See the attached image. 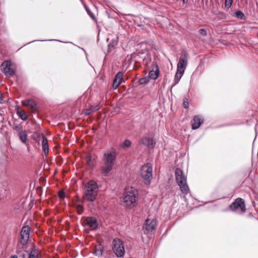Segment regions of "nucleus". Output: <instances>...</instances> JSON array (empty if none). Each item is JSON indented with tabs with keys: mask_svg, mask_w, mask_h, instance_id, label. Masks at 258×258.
Returning a JSON list of instances; mask_svg holds the SVG:
<instances>
[{
	"mask_svg": "<svg viewBox=\"0 0 258 258\" xmlns=\"http://www.w3.org/2000/svg\"><path fill=\"white\" fill-rule=\"evenodd\" d=\"M116 157V152L115 149H112L110 151L105 152L101 159L100 172L106 176L113 169L114 162Z\"/></svg>",
	"mask_w": 258,
	"mask_h": 258,
	"instance_id": "obj_1",
	"label": "nucleus"
},
{
	"mask_svg": "<svg viewBox=\"0 0 258 258\" xmlns=\"http://www.w3.org/2000/svg\"><path fill=\"white\" fill-rule=\"evenodd\" d=\"M98 186L96 181L90 180L85 184L83 187L84 201L93 202L96 199L98 194Z\"/></svg>",
	"mask_w": 258,
	"mask_h": 258,
	"instance_id": "obj_2",
	"label": "nucleus"
},
{
	"mask_svg": "<svg viewBox=\"0 0 258 258\" xmlns=\"http://www.w3.org/2000/svg\"><path fill=\"white\" fill-rule=\"evenodd\" d=\"M138 191L133 187H126L121 200V204L123 207L132 208L134 207L137 200Z\"/></svg>",
	"mask_w": 258,
	"mask_h": 258,
	"instance_id": "obj_3",
	"label": "nucleus"
},
{
	"mask_svg": "<svg viewBox=\"0 0 258 258\" xmlns=\"http://www.w3.org/2000/svg\"><path fill=\"white\" fill-rule=\"evenodd\" d=\"M175 179L178 185L182 194L187 195L189 191V187L186 183V177L184 174L183 171L179 168L175 169Z\"/></svg>",
	"mask_w": 258,
	"mask_h": 258,
	"instance_id": "obj_4",
	"label": "nucleus"
},
{
	"mask_svg": "<svg viewBox=\"0 0 258 258\" xmlns=\"http://www.w3.org/2000/svg\"><path fill=\"white\" fill-rule=\"evenodd\" d=\"M141 176L146 184L149 185L152 178V166L151 163H147L142 166Z\"/></svg>",
	"mask_w": 258,
	"mask_h": 258,
	"instance_id": "obj_5",
	"label": "nucleus"
},
{
	"mask_svg": "<svg viewBox=\"0 0 258 258\" xmlns=\"http://www.w3.org/2000/svg\"><path fill=\"white\" fill-rule=\"evenodd\" d=\"M112 250L117 257H121L125 254L123 242L119 238H115L112 241Z\"/></svg>",
	"mask_w": 258,
	"mask_h": 258,
	"instance_id": "obj_6",
	"label": "nucleus"
},
{
	"mask_svg": "<svg viewBox=\"0 0 258 258\" xmlns=\"http://www.w3.org/2000/svg\"><path fill=\"white\" fill-rule=\"evenodd\" d=\"M131 58L136 62H140L141 61H143L146 66H148L151 61L150 57L148 53L144 52L142 51L133 53L131 54Z\"/></svg>",
	"mask_w": 258,
	"mask_h": 258,
	"instance_id": "obj_7",
	"label": "nucleus"
},
{
	"mask_svg": "<svg viewBox=\"0 0 258 258\" xmlns=\"http://www.w3.org/2000/svg\"><path fill=\"white\" fill-rule=\"evenodd\" d=\"M188 63V53L185 50L181 52L177 66V71L184 73Z\"/></svg>",
	"mask_w": 258,
	"mask_h": 258,
	"instance_id": "obj_8",
	"label": "nucleus"
},
{
	"mask_svg": "<svg viewBox=\"0 0 258 258\" xmlns=\"http://www.w3.org/2000/svg\"><path fill=\"white\" fill-rule=\"evenodd\" d=\"M140 143L143 146L151 149L154 148L156 144L154 137L149 134L143 136L140 140Z\"/></svg>",
	"mask_w": 258,
	"mask_h": 258,
	"instance_id": "obj_9",
	"label": "nucleus"
},
{
	"mask_svg": "<svg viewBox=\"0 0 258 258\" xmlns=\"http://www.w3.org/2000/svg\"><path fill=\"white\" fill-rule=\"evenodd\" d=\"M3 72L7 76H12L16 73V69L12 67L10 61H5L1 64Z\"/></svg>",
	"mask_w": 258,
	"mask_h": 258,
	"instance_id": "obj_10",
	"label": "nucleus"
},
{
	"mask_svg": "<svg viewBox=\"0 0 258 258\" xmlns=\"http://www.w3.org/2000/svg\"><path fill=\"white\" fill-rule=\"evenodd\" d=\"M84 226H88L92 230H94L97 228L98 226L97 220L94 217H87L83 222Z\"/></svg>",
	"mask_w": 258,
	"mask_h": 258,
	"instance_id": "obj_11",
	"label": "nucleus"
},
{
	"mask_svg": "<svg viewBox=\"0 0 258 258\" xmlns=\"http://www.w3.org/2000/svg\"><path fill=\"white\" fill-rule=\"evenodd\" d=\"M238 208H240L243 212L246 210L244 201L241 198H237L230 206V209L232 211H235Z\"/></svg>",
	"mask_w": 258,
	"mask_h": 258,
	"instance_id": "obj_12",
	"label": "nucleus"
},
{
	"mask_svg": "<svg viewBox=\"0 0 258 258\" xmlns=\"http://www.w3.org/2000/svg\"><path fill=\"white\" fill-rule=\"evenodd\" d=\"M23 105L29 107L32 112H36L37 110V104L33 99H27L22 101Z\"/></svg>",
	"mask_w": 258,
	"mask_h": 258,
	"instance_id": "obj_13",
	"label": "nucleus"
},
{
	"mask_svg": "<svg viewBox=\"0 0 258 258\" xmlns=\"http://www.w3.org/2000/svg\"><path fill=\"white\" fill-rule=\"evenodd\" d=\"M29 239V237H28L21 236L20 240L17 245V253H19L18 249H24L27 248Z\"/></svg>",
	"mask_w": 258,
	"mask_h": 258,
	"instance_id": "obj_14",
	"label": "nucleus"
},
{
	"mask_svg": "<svg viewBox=\"0 0 258 258\" xmlns=\"http://www.w3.org/2000/svg\"><path fill=\"white\" fill-rule=\"evenodd\" d=\"M9 189L8 187L7 182L6 181V177L5 176L4 181L2 183L0 184V199L6 197L9 193Z\"/></svg>",
	"mask_w": 258,
	"mask_h": 258,
	"instance_id": "obj_15",
	"label": "nucleus"
},
{
	"mask_svg": "<svg viewBox=\"0 0 258 258\" xmlns=\"http://www.w3.org/2000/svg\"><path fill=\"white\" fill-rule=\"evenodd\" d=\"M152 70H151L149 73V78L152 80H156L159 76V70L158 66L156 62H153L152 64Z\"/></svg>",
	"mask_w": 258,
	"mask_h": 258,
	"instance_id": "obj_16",
	"label": "nucleus"
},
{
	"mask_svg": "<svg viewBox=\"0 0 258 258\" xmlns=\"http://www.w3.org/2000/svg\"><path fill=\"white\" fill-rule=\"evenodd\" d=\"M157 225L156 220L152 219H147L145 223V228L146 230L150 232L155 229Z\"/></svg>",
	"mask_w": 258,
	"mask_h": 258,
	"instance_id": "obj_17",
	"label": "nucleus"
},
{
	"mask_svg": "<svg viewBox=\"0 0 258 258\" xmlns=\"http://www.w3.org/2000/svg\"><path fill=\"white\" fill-rule=\"evenodd\" d=\"M123 77V73L119 72L117 73L114 78L112 84V87L114 89H116L120 85L121 83Z\"/></svg>",
	"mask_w": 258,
	"mask_h": 258,
	"instance_id": "obj_18",
	"label": "nucleus"
},
{
	"mask_svg": "<svg viewBox=\"0 0 258 258\" xmlns=\"http://www.w3.org/2000/svg\"><path fill=\"white\" fill-rule=\"evenodd\" d=\"M203 122V119L202 118H200L198 115L195 116L191 121V128L192 130L198 129Z\"/></svg>",
	"mask_w": 258,
	"mask_h": 258,
	"instance_id": "obj_19",
	"label": "nucleus"
},
{
	"mask_svg": "<svg viewBox=\"0 0 258 258\" xmlns=\"http://www.w3.org/2000/svg\"><path fill=\"white\" fill-rule=\"evenodd\" d=\"M107 41L108 42V51H111L117 45L118 41L117 39H112L110 40L109 38H108L107 39Z\"/></svg>",
	"mask_w": 258,
	"mask_h": 258,
	"instance_id": "obj_20",
	"label": "nucleus"
},
{
	"mask_svg": "<svg viewBox=\"0 0 258 258\" xmlns=\"http://www.w3.org/2000/svg\"><path fill=\"white\" fill-rule=\"evenodd\" d=\"M103 252V246L101 244H99L95 247L93 253L95 255H96L99 257L102 255Z\"/></svg>",
	"mask_w": 258,
	"mask_h": 258,
	"instance_id": "obj_21",
	"label": "nucleus"
},
{
	"mask_svg": "<svg viewBox=\"0 0 258 258\" xmlns=\"http://www.w3.org/2000/svg\"><path fill=\"white\" fill-rule=\"evenodd\" d=\"M42 146L43 151H44L45 154L47 155L48 153V144L47 142V139L43 135L42 136Z\"/></svg>",
	"mask_w": 258,
	"mask_h": 258,
	"instance_id": "obj_22",
	"label": "nucleus"
},
{
	"mask_svg": "<svg viewBox=\"0 0 258 258\" xmlns=\"http://www.w3.org/2000/svg\"><path fill=\"white\" fill-rule=\"evenodd\" d=\"M99 105H92L89 108L86 109L84 111V114L85 115H90L93 112H94L99 109Z\"/></svg>",
	"mask_w": 258,
	"mask_h": 258,
	"instance_id": "obj_23",
	"label": "nucleus"
},
{
	"mask_svg": "<svg viewBox=\"0 0 258 258\" xmlns=\"http://www.w3.org/2000/svg\"><path fill=\"white\" fill-rule=\"evenodd\" d=\"M30 230V227L28 225L24 226L21 230L20 236L29 237Z\"/></svg>",
	"mask_w": 258,
	"mask_h": 258,
	"instance_id": "obj_24",
	"label": "nucleus"
},
{
	"mask_svg": "<svg viewBox=\"0 0 258 258\" xmlns=\"http://www.w3.org/2000/svg\"><path fill=\"white\" fill-rule=\"evenodd\" d=\"M18 136L20 140V141L23 143H26L27 140V134L25 131L23 130L20 133L18 134Z\"/></svg>",
	"mask_w": 258,
	"mask_h": 258,
	"instance_id": "obj_25",
	"label": "nucleus"
},
{
	"mask_svg": "<svg viewBox=\"0 0 258 258\" xmlns=\"http://www.w3.org/2000/svg\"><path fill=\"white\" fill-rule=\"evenodd\" d=\"M231 16L241 20H244L245 18L243 13L239 10H235V12L231 14Z\"/></svg>",
	"mask_w": 258,
	"mask_h": 258,
	"instance_id": "obj_26",
	"label": "nucleus"
},
{
	"mask_svg": "<svg viewBox=\"0 0 258 258\" xmlns=\"http://www.w3.org/2000/svg\"><path fill=\"white\" fill-rule=\"evenodd\" d=\"M183 74V73L176 71L174 77V83L172 85V87L174 86L179 83L180 79L181 78Z\"/></svg>",
	"mask_w": 258,
	"mask_h": 258,
	"instance_id": "obj_27",
	"label": "nucleus"
},
{
	"mask_svg": "<svg viewBox=\"0 0 258 258\" xmlns=\"http://www.w3.org/2000/svg\"><path fill=\"white\" fill-rule=\"evenodd\" d=\"M28 258H38L37 249L33 246L29 253Z\"/></svg>",
	"mask_w": 258,
	"mask_h": 258,
	"instance_id": "obj_28",
	"label": "nucleus"
},
{
	"mask_svg": "<svg viewBox=\"0 0 258 258\" xmlns=\"http://www.w3.org/2000/svg\"><path fill=\"white\" fill-rule=\"evenodd\" d=\"M13 128L16 132L17 134L23 131L22 125L20 124L14 123L13 125Z\"/></svg>",
	"mask_w": 258,
	"mask_h": 258,
	"instance_id": "obj_29",
	"label": "nucleus"
},
{
	"mask_svg": "<svg viewBox=\"0 0 258 258\" xmlns=\"http://www.w3.org/2000/svg\"><path fill=\"white\" fill-rule=\"evenodd\" d=\"M132 145V142L130 140L126 139L124 142L120 145V147L122 148L130 147Z\"/></svg>",
	"mask_w": 258,
	"mask_h": 258,
	"instance_id": "obj_30",
	"label": "nucleus"
},
{
	"mask_svg": "<svg viewBox=\"0 0 258 258\" xmlns=\"http://www.w3.org/2000/svg\"><path fill=\"white\" fill-rule=\"evenodd\" d=\"M149 81L150 79L149 77H143L140 79L139 80V84L141 85L147 84L149 83Z\"/></svg>",
	"mask_w": 258,
	"mask_h": 258,
	"instance_id": "obj_31",
	"label": "nucleus"
},
{
	"mask_svg": "<svg viewBox=\"0 0 258 258\" xmlns=\"http://www.w3.org/2000/svg\"><path fill=\"white\" fill-rule=\"evenodd\" d=\"M17 114H18L19 117L22 119L23 120H26L28 118L27 115L26 113L22 112V111L17 110Z\"/></svg>",
	"mask_w": 258,
	"mask_h": 258,
	"instance_id": "obj_32",
	"label": "nucleus"
},
{
	"mask_svg": "<svg viewBox=\"0 0 258 258\" xmlns=\"http://www.w3.org/2000/svg\"><path fill=\"white\" fill-rule=\"evenodd\" d=\"M233 2V0H225V8L227 9H229L231 8Z\"/></svg>",
	"mask_w": 258,
	"mask_h": 258,
	"instance_id": "obj_33",
	"label": "nucleus"
},
{
	"mask_svg": "<svg viewBox=\"0 0 258 258\" xmlns=\"http://www.w3.org/2000/svg\"><path fill=\"white\" fill-rule=\"evenodd\" d=\"M84 7H85V8L86 9V11H87V14L93 19H95V16L92 13V12L91 11V10L89 9V8L86 5L84 4Z\"/></svg>",
	"mask_w": 258,
	"mask_h": 258,
	"instance_id": "obj_34",
	"label": "nucleus"
},
{
	"mask_svg": "<svg viewBox=\"0 0 258 258\" xmlns=\"http://www.w3.org/2000/svg\"><path fill=\"white\" fill-rule=\"evenodd\" d=\"M77 213L79 215H81L83 212V207L81 205H78L77 206Z\"/></svg>",
	"mask_w": 258,
	"mask_h": 258,
	"instance_id": "obj_35",
	"label": "nucleus"
},
{
	"mask_svg": "<svg viewBox=\"0 0 258 258\" xmlns=\"http://www.w3.org/2000/svg\"><path fill=\"white\" fill-rule=\"evenodd\" d=\"M183 106L184 108L187 109L189 107V103L188 101V99L186 98H184L183 101Z\"/></svg>",
	"mask_w": 258,
	"mask_h": 258,
	"instance_id": "obj_36",
	"label": "nucleus"
},
{
	"mask_svg": "<svg viewBox=\"0 0 258 258\" xmlns=\"http://www.w3.org/2000/svg\"><path fill=\"white\" fill-rule=\"evenodd\" d=\"M86 163L89 166H93V164L92 163V157L90 156H89L86 158Z\"/></svg>",
	"mask_w": 258,
	"mask_h": 258,
	"instance_id": "obj_37",
	"label": "nucleus"
},
{
	"mask_svg": "<svg viewBox=\"0 0 258 258\" xmlns=\"http://www.w3.org/2000/svg\"><path fill=\"white\" fill-rule=\"evenodd\" d=\"M58 196L60 199H64L65 195H64V192L63 190H60L58 192Z\"/></svg>",
	"mask_w": 258,
	"mask_h": 258,
	"instance_id": "obj_38",
	"label": "nucleus"
},
{
	"mask_svg": "<svg viewBox=\"0 0 258 258\" xmlns=\"http://www.w3.org/2000/svg\"><path fill=\"white\" fill-rule=\"evenodd\" d=\"M18 251L19 252V253L18 254H20V256H21L22 258H26V255L25 252L22 251V249H18Z\"/></svg>",
	"mask_w": 258,
	"mask_h": 258,
	"instance_id": "obj_39",
	"label": "nucleus"
},
{
	"mask_svg": "<svg viewBox=\"0 0 258 258\" xmlns=\"http://www.w3.org/2000/svg\"><path fill=\"white\" fill-rule=\"evenodd\" d=\"M199 32V33L203 36H206L207 35V31L204 29H200Z\"/></svg>",
	"mask_w": 258,
	"mask_h": 258,
	"instance_id": "obj_40",
	"label": "nucleus"
},
{
	"mask_svg": "<svg viewBox=\"0 0 258 258\" xmlns=\"http://www.w3.org/2000/svg\"><path fill=\"white\" fill-rule=\"evenodd\" d=\"M3 101V97L1 94H0V103H2Z\"/></svg>",
	"mask_w": 258,
	"mask_h": 258,
	"instance_id": "obj_41",
	"label": "nucleus"
},
{
	"mask_svg": "<svg viewBox=\"0 0 258 258\" xmlns=\"http://www.w3.org/2000/svg\"><path fill=\"white\" fill-rule=\"evenodd\" d=\"M10 258H18V256L16 255H12Z\"/></svg>",
	"mask_w": 258,
	"mask_h": 258,
	"instance_id": "obj_42",
	"label": "nucleus"
},
{
	"mask_svg": "<svg viewBox=\"0 0 258 258\" xmlns=\"http://www.w3.org/2000/svg\"><path fill=\"white\" fill-rule=\"evenodd\" d=\"M182 1L183 2V4H186V3H187L188 0H182Z\"/></svg>",
	"mask_w": 258,
	"mask_h": 258,
	"instance_id": "obj_43",
	"label": "nucleus"
},
{
	"mask_svg": "<svg viewBox=\"0 0 258 258\" xmlns=\"http://www.w3.org/2000/svg\"><path fill=\"white\" fill-rule=\"evenodd\" d=\"M49 41H58L57 40H56V39H50V40H49Z\"/></svg>",
	"mask_w": 258,
	"mask_h": 258,
	"instance_id": "obj_44",
	"label": "nucleus"
},
{
	"mask_svg": "<svg viewBox=\"0 0 258 258\" xmlns=\"http://www.w3.org/2000/svg\"><path fill=\"white\" fill-rule=\"evenodd\" d=\"M82 49L83 50V51H85V52L86 54L87 55V53H86V51L85 50V49H84L83 48H82Z\"/></svg>",
	"mask_w": 258,
	"mask_h": 258,
	"instance_id": "obj_45",
	"label": "nucleus"
}]
</instances>
